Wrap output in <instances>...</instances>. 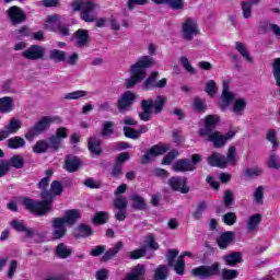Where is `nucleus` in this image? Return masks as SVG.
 <instances>
[{
  "instance_id": "obj_42",
  "label": "nucleus",
  "mask_w": 280,
  "mask_h": 280,
  "mask_svg": "<svg viewBox=\"0 0 280 280\" xmlns=\"http://www.w3.org/2000/svg\"><path fill=\"white\" fill-rule=\"evenodd\" d=\"M228 164L235 166L237 165V149L233 145L229 147L226 152Z\"/></svg>"
},
{
  "instance_id": "obj_37",
  "label": "nucleus",
  "mask_w": 280,
  "mask_h": 280,
  "mask_svg": "<svg viewBox=\"0 0 280 280\" xmlns=\"http://www.w3.org/2000/svg\"><path fill=\"white\" fill-rule=\"evenodd\" d=\"M165 102H167V97L163 95H158L155 101L152 100L151 108H153L155 115H159V113L163 110V106H165Z\"/></svg>"
},
{
  "instance_id": "obj_31",
  "label": "nucleus",
  "mask_w": 280,
  "mask_h": 280,
  "mask_svg": "<svg viewBox=\"0 0 280 280\" xmlns=\"http://www.w3.org/2000/svg\"><path fill=\"white\" fill-rule=\"evenodd\" d=\"M226 266H237V264H242V253L233 252L223 257Z\"/></svg>"
},
{
  "instance_id": "obj_11",
  "label": "nucleus",
  "mask_w": 280,
  "mask_h": 280,
  "mask_svg": "<svg viewBox=\"0 0 280 280\" xmlns=\"http://www.w3.org/2000/svg\"><path fill=\"white\" fill-rule=\"evenodd\" d=\"M159 80V72H152L151 75L144 81L142 89L150 91V89H165L167 86V79Z\"/></svg>"
},
{
  "instance_id": "obj_61",
  "label": "nucleus",
  "mask_w": 280,
  "mask_h": 280,
  "mask_svg": "<svg viewBox=\"0 0 280 280\" xmlns=\"http://www.w3.org/2000/svg\"><path fill=\"white\" fill-rule=\"evenodd\" d=\"M174 270H175L176 275L185 273V259H183V257L177 258V261L174 266Z\"/></svg>"
},
{
  "instance_id": "obj_28",
  "label": "nucleus",
  "mask_w": 280,
  "mask_h": 280,
  "mask_svg": "<svg viewBox=\"0 0 280 280\" xmlns=\"http://www.w3.org/2000/svg\"><path fill=\"white\" fill-rule=\"evenodd\" d=\"M81 165L82 163L80 162V159L75 156H69L66 160L65 170L70 173L78 172Z\"/></svg>"
},
{
  "instance_id": "obj_5",
  "label": "nucleus",
  "mask_w": 280,
  "mask_h": 280,
  "mask_svg": "<svg viewBox=\"0 0 280 280\" xmlns=\"http://www.w3.org/2000/svg\"><path fill=\"white\" fill-rule=\"evenodd\" d=\"M235 135H237V130L235 129H231L225 135H223L218 130H214V131H211L210 133H207L203 137L206 138V141H209L210 143H212L213 148L219 149V148H224V145H226V142L231 141V139H233Z\"/></svg>"
},
{
  "instance_id": "obj_51",
  "label": "nucleus",
  "mask_w": 280,
  "mask_h": 280,
  "mask_svg": "<svg viewBox=\"0 0 280 280\" xmlns=\"http://www.w3.org/2000/svg\"><path fill=\"white\" fill-rule=\"evenodd\" d=\"M264 191L266 188L264 186H258L254 192V200L256 205H264Z\"/></svg>"
},
{
  "instance_id": "obj_47",
  "label": "nucleus",
  "mask_w": 280,
  "mask_h": 280,
  "mask_svg": "<svg viewBox=\"0 0 280 280\" xmlns=\"http://www.w3.org/2000/svg\"><path fill=\"white\" fill-rule=\"evenodd\" d=\"M50 59L55 60V62H65L67 54L62 50L54 49L50 51Z\"/></svg>"
},
{
  "instance_id": "obj_35",
  "label": "nucleus",
  "mask_w": 280,
  "mask_h": 280,
  "mask_svg": "<svg viewBox=\"0 0 280 280\" xmlns=\"http://www.w3.org/2000/svg\"><path fill=\"white\" fill-rule=\"evenodd\" d=\"M60 25V16L58 15H49L45 23V28L49 30V32H56Z\"/></svg>"
},
{
  "instance_id": "obj_12",
  "label": "nucleus",
  "mask_w": 280,
  "mask_h": 280,
  "mask_svg": "<svg viewBox=\"0 0 280 280\" xmlns=\"http://www.w3.org/2000/svg\"><path fill=\"white\" fill-rule=\"evenodd\" d=\"M220 124V116L218 115H208L205 118V127L200 128L198 133L199 137H205L206 135H209L211 132L215 131V126Z\"/></svg>"
},
{
  "instance_id": "obj_54",
  "label": "nucleus",
  "mask_w": 280,
  "mask_h": 280,
  "mask_svg": "<svg viewBox=\"0 0 280 280\" xmlns=\"http://www.w3.org/2000/svg\"><path fill=\"white\" fill-rule=\"evenodd\" d=\"M205 91H206V93H208V95H210V97H213V95H215V93H218V85L215 84V81L209 80L206 83Z\"/></svg>"
},
{
  "instance_id": "obj_20",
  "label": "nucleus",
  "mask_w": 280,
  "mask_h": 280,
  "mask_svg": "<svg viewBox=\"0 0 280 280\" xmlns=\"http://www.w3.org/2000/svg\"><path fill=\"white\" fill-rule=\"evenodd\" d=\"M11 226L18 233H25V237H34V229L25 226V221L15 219L11 221Z\"/></svg>"
},
{
  "instance_id": "obj_15",
  "label": "nucleus",
  "mask_w": 280,
  "mask_h": 280,
  "mask_svg": "<svg viewBox=\"0 0 280 280\" xmlns=\"http://www.w3.org/2000/svg\"><path fill=\"white\" fill-rule=\"evenodd\" d=\"M235 97V94L233 92L229 91V82L223 81V92H222V97L220 100V108L221 110H226L229 108V105L231 102H233Z\"/></svg>"
},
{
  "instance_id": "obj_52",
  "label": "nucleus",
  "mask_w": 280,
  "mask_h": 280,
  "mask_svg": "<svg viewBox=\"0 0 280 280\" xmlns=\"http://www.w3.org/2000/svg\"><path fill=\"white\" fill-rule=\"evenodd\" d=\"M192 108L197 113H205L207 110V103L202 98H195Z\"/></svg>"
},
{
  "instance_id": "obj_21",
  "label": "nucleus",
  "mask_w": 280,
  "mask_h": 280,
  "mask_svg": "<svg viewBox=\"0 0 280 280\" xmlns=\"http://www.w3.org/2000/svg\"><path fill=\"white\" fill-rule=\"evenodd\" d=\"M174 172H194L196 165L191 163V160L182 159L173 164Z\"/></svg>"
},
{
  "instance_id": "obj_56",
  "label": "nucleus",
  "mask_w": 280,
  "mask_h": 280,
  "mask_svg": "<svg viewBox=\"0 0 280 280\" xmlns=\"http://www.w3.org/2000/svg\"><path fill=\"white\" fill-rule=\"evenodd\" d=\"M61 145H62V140H60V138L56 136H51L49 138L48 148H51V150H55V152H57V150H60Z\"/></svg>"
},
{
  "instance_id": "obj_19",
  "label": "nucleus",
  "mask_w": 280,
  "mask_h": 280,
  "mask_svg": "<svg viewBox=\"0 0 280 280\" xmlns=\"http://www.w3.org/2000/svg\"><path fill=\"white\" fill-rule=\"evenodd\" d=\"M142 112L139 113L141 121H150L152 119V98L143 100L140 104Z\"/></svg>"
},
{
  "instance_id": "obj_41",
  "label": "nucleus",
  "mask_w": 280,
  "mask_h": 280,
  "mask_svg": "<svg viewBox=\"0 0 280 280\" xmlns=\"http://www.w3.org/2000/svg\"><path fill=\"white\" fill-rule=\"evenodd\" d=\"M244 110H246V100L238 98L234 102V105L232 107V112L234 115H244Z\"/></svg>"
},
{
  "instance_id": "obj_14",
  "label": "nucleus",
  "mask_w": 280,
  "mask_h": 280,
  "mask_svg": "<svg viewBox=\"0 0 280 280\" xmlns=\"http://www.w3.org/2000/svg\"><path fill=\"white\" fill-rule=\"evenodd\" d=\"M208 163L211 165V167H220V170H226L229 166V161L224 156V154L213 152L208 158Z\"/></svg>"
},
{
  "instance_id": "obj_9",
  "label": "nucleus",
  "mask_w": 280,
  "mask_h": 280,
  "mask_svg": "<svg viewBox=\"0 0 280 280\" xmlns=\"http://www.w3.org/2000/svg\"><path fill=\"white\" fill-rule=\"evenodd\" d=\"M7 16L11 24L21 25V23H25L27 21V14L23 9L13 5L7 10Z\"/></svg>"
},
{
  "instance_id": "obj_22",
  "label": "nucleus",
  "mask_w": 280,
  "mask_h": 280,
  "mask_svg": "<svg viewBox=\"0 0 280 280\" xmlns=\"http://www.w3.org/2000/svg\"><path fill=\"white\" fill-rule=\"evenodd\" d=\"M127 280H144L145 267L143 265H137L126 277Z\"/></svg>"
},
{
  "instance_id": "obj_7",
  "label": "nucleus",
  "mask_w": 280,
  "mask_h": 280,
  "mask_svg": "<svg viewBox=\"0 0 280 280\" xmlns=\"http://www.w3.org/2000/svg\"><path fill=\"white\" fill-rule=\"evenodd\" d=\"M191 275L198 279H211L220 275V262H214L210 266H199L191 270Z\"/></svg>"
},
{
  "instance_id": "obj_23",
  "label": "nucleus",
  "mask_w": 280,
  "mask_h": 280,
  "mask_svg": "<svg viewBox=\"0 0 280 280\" xmlns=\"http://www.w3.org/2000/svg\"><path fill=\"white\" fill-rule=\"evenodd\" d=\"M77 47H86L89 45V31L79 30L73 34Z\"/></svg>"
},
{
  "instance_id": "obj_36",
  "label": "nucleus",
  "mask_w": 280,
  "mask_h": 280,
  "mask_svg": "<svg viewBox=\"0 0 280 280\" xmlns=\"http://www.w3.org/2000/svg\"><path fill=\"white\" fill-rule=\"evenodd\" d=\"M167 277H170V268H167V266H165V265H160L154 271L153 279L154 280H166Z\"/></svg>"
},
{
  "instance_id": "obj_38",
  "label": "nucleus",
  "mask_w": 280,
  "mask_h": 280,
  "mask_svg": "<svg viewBox=\"0 0 280 280\" xmlns=\"http://www.w3.org/2000/svg\"><path fill=\"white\" fill-rule=\"evenodd\" d=\"M235 49L236 51H238V54H241V56L244 57L246 62H249L250 65H253V57H250V52H248V49H246V46L244 45V43L236 42Z\"/></svg>"
},
{
  "instance_id": "obj_39",
  "label": "nucleus",
  "mask_w": 280,
  "mask_h": 280,
  "mask_svg": "<svg viewBox=\"0 0 280 280\" xmlns=\"http://www.w3.org/2000/svg\"><path fill=\"white\" fill-rule=\"evenodd\" d=\"M235 49L236 51H238V54H241V56L244 57L246 62H249L250 65H253V57H250V52H248V49H246V46L244 45V43L236 42Z\"/></svg>"
},
{
  "instance_id": "obj_3",
  "label": "nucleus",
  "mask_w": 280,
  "mask_h": 280,
  "mask_svg": "<svg viewBox=\"0 0 280 280\" xmlns=\"http://www.w3.org/2000/svg\"><path fill=\"white\" fill-rule=\"evenodd\" d=\"M98 8L100 5L93 1L74 0L72 2V10L74 12L81 11V19L82 21H85V23H95V21H97V14H95V11Z\"/></svg>"
},
{
  "instance_id": "obj_64",
  "label": "nucleus",
  "mask_w": 280,
  "mask_h": 280,
  "mask_svg": "<svg viewBox=\"0 0 280 280\" xmlns=\"http://www.w3.org/2000/svg\"><path fill=\"white\" fill-rule=\"evenodd\" d=\"M124 132H125V137H127V139H139V132L130 127H124Z\"/></svg>"
},
{
  "instance_id": "obj_57",
  "label": "nucleus",
  "mask_w": 280,
  "mask_h": 280,
  "mask_svg": "<svg viewBox=\"0 0 280 280\" xmlns=\"http://www.w3.org/2000/svg\"><path fill=\"white\" fill-rule=\"evenodd\" d=\"M268 167L271 170H280V163H279V155L277 154H271L269 156V160L267 162Z\"/></svg>"
},
{
  "instance_id": "obj_2",
  "label": "nucleus",
  "mask_w": 280,
  "mask_h": 280,
  "mask_svg": "<svg viewBox=\"0 0 280 280\" xmlns=\"http://www.w3.org/2000/svg\"><path fill=\"white\" fill-rule=\"evenodd\" d=\"M153 65L154 58L150 56L141 57L135 65L131 66V77L126 79V88L133 89V86H137L139 82H143V80H145V69H150V67H153Z\"/></svg>"
},
{
  "instance_id": "obj_6",
  "label": "nucleus",
  "mask_w": 280,
  "mask_h": 280,
  "mask_svg": "<svg viewBox=\"0 0 280 280\" xmlns=\"http://www.w3.org/2000/svg\"><path fill=\"white\" fill-rule=\"evenodd\" d=\"M199 34L200 28H198V22L196 20L188 18L182 23V38L184 40L191 42Z\"/></svg>"
},
{
  "instance_id": "obj_62",
  "label": "nucleus",
  "mask_w": 280,
  "mask_h": 280,
  "mask_svg": "<svg viewBox=\"0 0 280 280\" xmlns=\"http://www.w3.org/2000/svg\"><path fill=\"white\" fill-rule=\"evenodd\" d=\"M147 246L151 248L152 250H159V243H156V240L154 238V235L149 234L144 241Z\"/></svg>"
},
{
  "instance_id": "obj_18",
  "label": "nucleus",
  "mask_w": 280,
  "mask_h": 280,
  "mask_svg": "<svg viewBox=\"0 0 280 280\" xmlns=\"http://www.w3.org/2000/svg\"><path fill=\"white\" fill-rule=\"evenodd\" d=\"M23 126V122L16 118H12L9 120V122L4 126L2 131L4 132V137H10V135H16L19 130H21V127Z\"/></svg>"
},
{
  "instance_id": "obj_32",
  "label": "nucleus",
  "mask_w": 280,
  "mask_h": 280,
  "mask_svg": "<svg viewBox=\"0 0 280 280\" xmlns=\"http://www.w3.org/2000/svg\"><path fill=\"white\" fill-rule=\"evenodd\" d=\"M158 5H168L172 10H183V0H152Z\"/></svg>"
},
{
  "instance_id": "obj_33",
  "label": "nucleus",
  "mask_w": 280,
  "mask_h": 280,
  "mask_svg": "<svg viewBox=\"0 0 280 280\" xmlns=\"http://www.w3.org/2000/svg\"><path fill=\"white\" fill-rule=\"evenodd\" d=\"M121 248H124V243L122 242H118L114 245V247L109 248L102 257V261H108L109 259H113V257H115V255H117V253H119V250H121Z\"/></svg>"
},
{
  "instance_id": "obj_43",
  "label": "nucleus",
  "mask_w": 280,
  "mask_h": 280,
  "mask_svg": "<svg viewBox=\"0 0 280 280\" xmlns=\"http://www.w3.org/2000/svg\"><path fill=\"white\" fill-rule=\"evenodd\" d=\"M131 200L133 201V209H138V211H145L147 205L143 197L139 195H132Z\"/></svg>"
},
{
  "instance_id": "obj_55",
  "label": "nucleus",
  "mask_w": 280,
  "mask_h": 280,
  "mask_svg": "<svg viewBox=\"0 0 280 280\" xmlns=\"http://www.w3.org/2000/svg\"><path fill=\"white\" fill-rule=\"evenodd\" d=\"M114 207H115V209H118V210L127 209V207H128V199H126V197H124V196H118L114 200Z\"/></svg>"
},
{
  "instance_id": "obj_59",
  "label": "nucleus",
  "mask_w": 280,
  "mask_h": 280,
  "mask_svg": "<svg viewBox=\"0 0 280 280\" xmlns=\"http://www.w3.org/2000/svg\"><path fill=\"white\" fill-rule=\"evenodd\" d=\"M267 140L272 143V149L277 150L279 148V142L277 141V131L275 129H270L267 133Z\"/></svg>"
},
{
  "instance_id": "obj_30",
  "label": "nucleus",
  "mask_w": 280,
  "mask_h": 280,
  "mask_svg": "<svg viewBox=\"0 0 280 280\" xmlns=\"http://www.w3.org/2000/svg\"><path fill=\"white\" fill-rule=\"evenodd\" d=\"M14 110V100L10 96L0 98V113H12Z\"/></svg>"
},
{
  "instance_id": "obj_40",
  "label": "nucleus",
  "mask_w": 280,
  "mask_h": 280,
  "mask_svg": "<svg viewBox=\"0 0 280 280\" xmlns=\"http://www.w3.org/2000/svg\"><path fill=\"white\" fill-rule=\"evenodd\" d=\"M9 163V167H15V170H22V167H24L25 165V159L22 158L21 154H15L13 155Z\"/></svg>"
},
{
  "instance_id": "obj_48",
  "label": "nucleus",
  "mask_w": 280,
  "mask_h": 280,
  "mask_svg": "<svg viewBox=\"0 0 280 280\" xmlns=\"http://www.w3.org/2000/svg\"><path fill=\"white\" fill-rule=\"evenodd\" d=\"M179 62H180L182 67L185 68L187 73H190V75H196V68H194V66H191V62H189V59L187 57H185V56L180 57Z\"/></svg>"
},
{
  "instance_id": "obj_45",
  "label": "nucleus",
  "mask_w": 280,
  "mask_h": 280,
  "mask_svg": "<svg viewBox=\"0 0 280 280\" xmlns=\"http://www.w3.org/2000/svg\"><path fill=\"white\" fill-rule=\"evenodd\" d=\"M47 150H49V142L45 141V140H39L35 143V145L33 147V152L35 154H43L45 153Z\"/></svg>"
},
{
  "instance_id": "obj_24",
  "label": "nucleus",
  "mask_w": 280,
  "mask_h": 280,
  "mask_svg": "<svg viewBox=\"0 0 280 280\" xmlns=\"http://www.w3.org/2000/svg\"><path fill=\"white\" fill-rule=\"evenodd\" d=\"M5 143L9 150H21V148H25V145H27V142H25V139L19 136L8 139Z\"/></svg>"
},
{
  "instance_id": "obj_17",
  "label": "nucleus",
  "mask_w": 280,
  "mask_h": 280,
  "mask_svg": "<svg viewBox=\"0 0 280 280\" xmlns=\"http://www.w3.org/2000/svg\"><path fill=\"white\" fill-rule=\"evenodd\" d=\"M167 150V147L163 144L153 145L151 150L143 155L142 163H150L153 156H161V154H165Z\"/></svg>"
},
{
  "instance_id": "obj_44",
  "label": "nucleus",
  "mask_w": 280,
  "mask_h": 280,
  "mask_svg": "<svg viewBox=\"0 0 280 280\" xmlns=\"http://www.w3.org/2000/svg\"><path fill=\"white\" fill-rule=\"evenodd\" d=\"M115 133V122L113 121H105L103 125V130L101 132L102 137H104V139H108V137H110V135Z\"/></svg>"
},
{
  "instance_id": "obj_13",
  "label": "nucleus",
  "mask_w": 280,
  "mask_h": 280,
  "mask_svg": "<svg viewBox=\"0 0 280 280\" xmlns=\"http://www.w3.org/2000/svg\"><path fill=\"white\" fill-rule=\"evenodd\" d=\"M52 224V240H62L67 235V225L65 220L55 218L51 221Z\"/></svg>"
},
{
  "instance_id": "obj_58",
  "label": "nucleus",
  "mask_w": 280,
  "mask_h": 280,
  "mask_svg": "<svg viewBox=\"0 0 280 280\" xmlns=\"http://www.w3.org/2000/svg\"><path fill=\"white\" fill-rule=\"evenodd\" d=\"M206 210H207V202L201 201L198 205L197 210L194 212L192 218H195V220H200V218H202V214L205 213Z\"/></svg>"
},
{
  "instance_id": "obj_34",
  "label": "nucleus",
  "mask_w": 280,
  "mask_h": 280,
  "mask_svg": "<svg viewBox=\"0 0 280 280\" xmlns=\"http://www.w3.org/2000/svg\"><path fill=\"white\" fill-rule=\"evenodd\" d=\"M72 253H73V250L71 248H69L67 245H65L63 243H60L56 247V255H57V257H59V259H67V258L71 257Z\"/></svg>"
},
{
  "instance_id": "obj_46",
  "label": "nucleus",
  "mask_w": 280,
  "mask_h": 280,
  "mask_svg": "<svg viewBox=\"0 0 280 280\" xmlns=\"http://www.w3.org/2000/svg\"><path fill=\"white\" fill-rule=\"evenodd\" d=\"M221 277L223 280H233V279H237V277H240V271L235 270V269H222L221 272Z\"/></svg>"
},
{
  "instance_id": "obj_25",
  "label": "nucleus",
  "mask_w": 280,
  "mask_h": 280,
  "mask_svg": "<svg viewBox=\"0 0 280 280\" xmlns=\"http://www.w3.org/2000/svg\"><path fill=\"white\" fill-rule=\"evenodd\" d=\"M63 220L66 226H73L78 220H80V211L78 210H69L66 212V215L60 218Z\"/></svg>"
},
{
  "instance_id": "obj_1",
  "label": "nucleus",
  "mask_w": 280,
  "mask_h": 280,
  "mask_svg": "<svg viewBox=\"0 0 280 280\" xmlns=\"http://www.w3.org/2000/svg\"><path fill=\"white\" fill-rule=\"evenodd\" d=\"M62 191V184L58 180H54L50 185V191L44 190L42 192L44 201H34L31 198L25 197L22 200V205L27 209V211H31V213H34L35 215H47V213L51 211V202H54V198H56V196H60Z\"/></svg>"
},
{
  "instance_id": "obj_16",
  "label": "nucleus",
  "mask_w": 280,
  "mask_h": 280,
  "mask_svg": "<svg viewBox=\"0 0 280 280\" xmlns=\"http://www.w3.org/2000/svg\"><path fill=\"white\" fill-rule=\"evenodd\" d=\"M170 186L174 191H180V194H189V187L187 186V178L172 177L170 180Z\"/></svg>"
},
{
  "instance_id": "obj_63",
  "label": "nucleus",
  "mask_w": 280,
  "mask_h": 280,
  "mask_svg": "<svg viewBox=\"0 0 280 280\" xmlns=\"http://www.w3.org/2000/svg\"><path fill=\"white\" fill-rule=\"evenodd\" d=\"M223 222L225 224H228V226H233V224L235 222H237V215H235L234 212H228L224 217H223Z\"/></svg>"
},
{
  "instance_id": "obj_8",
  "label": "nucleus",
  "mask_w": 280,
  "mask_h": 280,
  "mask_svg": "<svg viewBox=\"0 0 280 280\" xmlns=\"http://www.w3.org/2000/svg\"><path fill=\"white\" fill-rule=\"evenodd\" d=\"M139 100V95L132 91H126L117 101L119 113H128L132 108V104Z\"/></svg>"
},
{
  "instance_id": "obj_26",
  "label": "nucleus",
  "mask_w": 280,
  "mask_h": 280,
  "mask_svg": "<svg viewBox=\"0 0 280 280\" xmlns=\"http://www.w3.org/2000/svg\"><path fill=\"white\" fill-rule=\"evenodd\" d=\"M233 237H235V233L229 231V232H224L223 234H221L218 238H217V243L219 248H226L229 246V244H231V242H233Z\"/></svg>"
},
{
  "instance_id": "obj_49",
  "label": "nucleus",
  "mask_w": 280,
  "mask_h": 280,
  "mask_svg": "<svg viewBox=\"0 0 280 280\" xmlns=\"http://www.w3.org/2000/svg\"><path fill=\"white\" fill-rule=\"evenodd\" d=\"M92 220L94 224H106V222H108V212H96Z\"/></svg>"
},
{
  "instance_id": "obj_4",
  "label": "nucleus",
  "mask_w": 280,
  "mask_h": 280,
  "mask_svg": "<svg viewBox=\"0 0 280 280\" xmlns=\"http://www.w3.org/2000/svg\"><path fill=\"white\" fill-rule=\"evenodd\" d=\"M62 118L59 116H45L34 127L28 129V132L25 133V139H27V141H32L34 137H37L40 132H45L51 124H60Z\"/></svg>"
},
{
  "instance_id": "obj_50",
  "label": "nucleus",
  "mask_w": 280,
  "mask_h": 280,
  "mask_svg": "<svg viewBox=\"0 0 280 280\" xmlns=\"http://www.w3.org/2000/svg\"><path fill=\"white\" fill-rule=\"evenodd\" d=\"M86 95H89V92L79 90L65 94L63 100H80L86 97Z\"/></svg>"
},
{
  "instance_id": "obj_53",
  "label": "nucleus",
  "mask_w": 280,
  "mask_h": 280,
  "mask_svg": "<svg viewBox=\"0 0 280 280\" xmlns=\"http://www.w3.org/2000/svg\"><path fill=\"white\" fill-rule=\"evenodd\" d=\"M241 8L244 19H250L253 16V3L242 2Z\"/></svg>"
},
{
  "instance_id": "obj_60",
  "label": "nucleus",
  "mask_w": 280,
  "mask_h": 280,
  "mask_svg": "<svg viewBox=\"0 0 280 280\" xmlns=\"http://www.w3.org/2000/svg\"><path fill=\"white\" fill-rule=\"evenodd\" d=\"M273 78L276 80L277 86H280V58L275 60V63H273Z\"/></svg>"
},
{
  "instance_id": "obj_29",
  "label": "nucleus",
  "mask_w": 280,
  "mask_h": 280,
  "mask_svg": "<svg viewBox=\"0 0 280 280\" xmlns=\"http://www.w3.org/2000/svg\"><path fill=\"white\" fill-rule=\"evenodd\" d=\"M88 148L92 154H102V140L96 137H91L88 142Z\"/></svg>"
},
{
  "instance_id": "obj_10",
  "label": "nucleus",
  "mask_w": 280,
  "mask_h": 280,
  "mask_svg": "<svg viewBox=\"0 0 280 280\" xmlns=\"http://www.w3.org/2000/svg\"><path fill=\"white\" fill-rule=\"evenodd\" d=\"M47 48L40 45H32L22 52V57L26 60H43Z\"/></svg>"
},
{
  "instance_id": "obj_27",
  "label": "nucleus",
  "mask_w": 280,
  "mask_h": 280,
  "mask_svg": "<svg viewBox=\"0 0 280 280\" xmlns=\"http://www.w3.org/2000/svg\"><path fill=\"white\" fill-rule=\"evenodd\" d=\"M259 224H261V214L256 213L249 217L247 220V231H249V233L259 231Z\"/></svg>"
}]
</instances>
